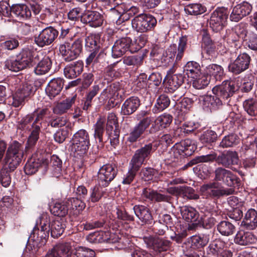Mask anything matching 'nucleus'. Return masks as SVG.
Wrapping results in <instances>:
<instances>
[{
  "label": "nucleus",
  "instance_id": "a878e982",
  "mask_svg": "<svg viewBox=\"0 0 257 257\" xmlns=\"http://www.w3.org/2000/svg\"><path fill=\"white\" fill-rule=\"evenodd\" d=\"M45 222L51 236L54 238L60 237L66 227V220L64 218L50 220L49 218L46 217Z\"/></svg>",
  "mask_w": 257,
  "mask_h": 257
},
{
  "label": "nucleus",
  "instance_id": "7c9ffc66",
  "mask_svg": "<svg viewBox=\"0 0 257 257\" xmlns=\"http://www.w3.org/2000/svg\"><path fill=\"white\" fill-rule=\"evenodd\" d=\"M199 101L200 105L205 111H215L222 105L221 100L215 99L210 95L200 96L199 97Z\"/></svg>",
  "mask_w": 257,
  "mask_h": 257
},
{
  "label": "nucleus",
  "instance_id": "a19ab883",
  "mask_svg": "<svg viewBox=\"0 0 257 257\" xmlns=\"http://www.w3.org/2000/svg\"><path fill=\"white\" fill-rule=\"evenodd\" d=\"M102 186L98 185H95L91 187L89 190V194L87 203L90 204L91 203H95L98 202L102 197L105 194V191L102 188Z\"/></svg>",
  "mask_w": 257,
  "mask_h": 257
},
{
  "label": "nucleus",
  "instance_id": "58836bf2",
  "mask_svg": "<svg viewBox=\"0 0 257 257\" xmlns=\"http://www.w3.org/2000/svg\"><path fill=\"white\" fill-rule=\"evenodd\" d=\"M224 243L220 239L211 241L206 248V254L209 257H217L224 250Z\"/></svg>",
  "mask_w": 257,
  "mask_h": 257
},
{
  "label": "nucleus",
  "instance_id": "3c124183",
  "mask_svg": "<svg viewBox=\"0 0 257 257\" xmlns=\"http://www.w3.org/2000/svg\"><path fill=\"white\" fill-rule=\"evenodd\" d=\"M52 62L48 56L43 57L38 63L34 71L37 75H43L47 73L51 68Z\"/></svg>",
  "mask_w": 257,
  "mask_h": 257
},
{
  "label": "nucleus",
  "instance_id": "aec40b11",
  "mask_svg": "<svg viewBox=\"0 0 257 257\" xmlns=\"http://www.w3.org/2000/svg\"><path fill=\"white\" fill-rule=\"evenodd\" d=\"M231 37H234L232 40L234 42L238 41V38H241L246 41V45L252 50H257V35L253 32L247 33L244 28H241L239 26L236 27V32L230 34Z\"/></svg>",
  "mask_w": 257,
  "mask_h": 257
},
{
  "label": "nucleus",
  "instance_id": "c85d7f7f",
  "mask_svg": "<svg viewBox=\"0 0 257 257\" xmlns=\"http://www.w3.org/2000/svg\"><path fill=\"white\" fill-rule=\"evenodd\" d=\"M136 216L146 225H151L154 222V218L150 209L146 206L138 204L133 207Z\"/></svg>",
  "mask_w": 257,
  "mask_h": 257
},
{
  "label": "nucleus",
  "instance_id": "0eeeda50",
  "mask_svg": "<svg viewBox=\"0 0 257 257\" xmlns=\"http://www.w3.org/2000/svg\"><path fill=\"white\" fill-rule=\"evenodd\" d=\"M153 121L154 119L149 117L141 119L126 134V143L129 145H131L144 139L147 129Z\"/></svg>",
  "mask_w": 257,
  "mask_h": 257
},
{
  "label": "nucleus",
  "instance_id": "a211bd4d",
  "mask_svg": "<svg viewBox=\"0 0 257 257\" xmlns=\"http://www.w3.org/2000/svg\"><path fill=\"white\" fill-rule=\"evenodd\" d=\"M37 114V117L32 125V130L26 144L25 152L26 153H32L34 150L36 144L39 139L41 123H39V121L40 119H42L44 113Z\"/></svg>",
  "mask_w": 257,
  "mask_h": 257
},
{
  "label": "nucleus",
  "instance_id": "ea45409f",
  "mask_svg": "<svg viewBox=\"0 0 257 257\" xmlns=\"http://www.w3.org/2000/svg\"><path fill=\"white\" fill-rule=\"evenodd\" d=\"M209 236L205 234H198L190 237L191 247L194 249L200 250L203 248L209 242Z\"/></svg>",
  "mask_w": 257,
  "mask_h": 257
},
{
  "label": "nucleus",
  "instance_id": "f257e3e1",
  "mask_svg": "<svg viewBox=\"0 0 257 257\" xmlns=\"http://www.w3.org/2000/svg\"><path fill=\"white\" fill-rule=\"evenodd\" d=\"M49 235L45 218L40 217L31 233L29 238L28 243L26 248V254L29 257H36L39 249L46 244Z\"/></svg>",
  "mask_w": 257,
  "mask_h": 257
},
{
  "label": "nucleus",
  "instance_id": "2f4dec72",
  "mask_svg": "<svg viewBox=\"0 0 257 257\" xmlns=\"http://www.w3.org/2000/svg\"><path fill=\"white\" fill-rule=\"evenodd\" d=\"M105 120L104 117L100 116L94 126V137L96 143H99L98 147L102 148L104 143L107 141L106 137L104 136Z\"/></svg>",
  "mask_w": 257,
  "mask_h": 257
},
{
  "label": "nucleus",
  "instance_id": "f03ea898",
  "mask_svg": "<svg viewBox=\"0 0 257 257\" xmlns=\"http://www.w3.org/2000/svg\"><path fill=\"white\" fill-rule=\"evenodd\" d=\"M211 216L207 218L203 222V227L205 229H210L216 224L217 231L222 236H229L236 231V226L230 221L226 216L224 217L221 211L215 206L209 209Z\"/></svg>",
  "mask_w": 257,
  "mask_h": 257
},
{
  "label": "nucleus",
  "instance_id": "09e8293b",
  "mask_svg": "<svg viewBox=\"0 0 257 257\" xmlns=\"http://www.w3.org/2000/svg\"><path fill=\"white\" fill-rule=\"evenodd\" d=\"M69 206L67 200L62 202H56L54 206L50 208V211L55 216L60 217H65L67 214Z\"/></svg>",
  "mask_w": 257,
  "mask_h": 257
},
{
  "label": "nucleus",
  "instance_id": "cd10ccee",
  "mask_svg": "<svg viewBox=\"0 0 257 257\" xmlns=\"http://www.w3.org/2000/svg\"><path fill=\"white\" fill-rule=\"evenodd\" d=\"M174 142V137H172L170 134H165L161 137L158 141H153L145 144L144 146L141 147L140 149H147L148 153H150L147 160H149L152 155L156 151L160 145L168 147Z\"/></svg>",
  "mask_w": 257,
  "mask_h": 257
},
{
  "label": "nucleus",
  "instance_id": "39448f33",
  "mask_svg": "<svg viewBox=\"0 0 257 257\" xmlns=\"http://www.w3.org/2000/svg\"><path fill=\"white\" fill-rule=\"evenodd\" d=\"M202 196L206 199H218L224 196L231 195L234 192L232 188H225L216 182L203 185L200 188Z\"/></svg>",
  "mask_w": 257,
  "mask_h": 257
},
{
  "label": "nucleus",
  "instance_id": "bf43d9fd",
  "mask_svg": "<svg viewBox=\"0 0 257 257\" xmlns=\"http://www.w3.org/2000/svg\"><path fill=\"white\" fill-rule=\"evenodd\" d=\"M239 142V137L234 134H231L223 137L219 146L223 148L233 147Z\"/></svg>",
  "mask_w": 257,
  "mask_h": 257
},
{
  "label": "nucleus",
  "instance_id": "f704fd0d",
  "mask_svg": "<svg viewBox=\"0 0 257 257\" xmlns=\"http://www.w3.org/2000/svg\"><path fill=\"white\" fill-rule=\"evenodd\" d=\"M241 225L247 230L257 227V212L253 208L249 209L245 214Z\"/></svg>",
  "mask_w": 257,
  "mask_h": 257
},
{
  "label": "nucleus",
  "instance_id": "37998d69",
  "mask_svg": "<svg viewBox=\"0 0 257 257\" xmlns=\"http://www.w3.org/2000/svg\"><path fill=\"white\" fill-rule=\"evenodd\" d=\"M184 73L188 77L196 78L201 75L200 65L195 61L188 62L184 67Z\"/></svg>",
  "mask_w": 257,
  "mask_h": 257
},
{
  "label": "nucleus",
  "instance_id": "e2e57ef3",
  "mask_svg": "<svg viewBox=\"0 0 257 257\" xmlns=\"http://www.w3.org/2000/svg\"><path fill=\"white\" fill-rule=\"evenodd\" d=\"M148 35L143 33L132 42V53H135L144 47L148 42Z\"/></svg>",
  "mask_w": 257,
  "mask_h": 257
},
{
  "label": "nucleus",
  "instance_id": "de8ad7c7",
  "mask_svg": "<svg viewBox=\"0 0 257 257\" xmlns=\"http://www.w3.org/2000/svg\"><path fill=\"white\" fill-rule=\"evenodd\" d=\"M140 105V100L138 97L132 96L123 103L121 109L126 112H135Z\"/></svg>",
  "mask_w": 257,
  "mask_h": 257
},
{
  "label": "nucleus",
  "instance_id": "412c9836",
  "mask_svg": "<svg viewBox=\"0 0 257 257\" xmlns=\"http://www.w3.org/2000/svg\"><path fill=\"white\" fill-rule=\"evenodd\" d=\"M228 18L227 9L224 7L217 8L212 14L210 25L213 30L218 32L222 30Z\"/></svg>",
  "mask_w": 257,
  "mask_h": 257
},
{
  "label": "nucleus",
  "instance_id": "c9c22d12",
  "mask_svg": "<svg viewBox=\"0 0 257 257\" xmlns=\"http://www.w3.org/2000/svg\"><path fill=\"white\" fill-rule=\"evenodd\" d=\"M234 241L237 244L247 245L254 243L256 241V237L250 232L240 230L236 234Z\"/></svg>",
  "mask_w": 257,
  "mask_h": 257
},
{
  "label": "nucleus",
  "instance_id": "13d9d810",
  "mask_svg": "<svg viewBox=\"0 0 257 257\" xmlns=\"http://www.w3.org/2000/svg\"><path fill=\"white\" fill-rule=\"evenodd\" d=\"M144 54L125 56L122 58L123 63L127 66L139 67L143 64Z\"/></svg>",
  "mask_w": 257,
  "mask_h": 257
},
{
  "label": "nucleus",
  "instance_id": "20e7f679",
  "mask_svg": "<svg viewBox=\"0 0 257 257\" xmlns=\"http://www.w3.org/2000/svg\"><path fill=\"white\" fill-rule=\"evenodd\" d=\"M24 157V151L21 143L13 142L8 147L4 159L5 166L10 171H15L20 165Z\"/></svg>",
  "mask_w": 257,
  "mask_h": 257
},
{
  "label": "nucleus",
  "instance_id": "79ce46f5",
  "mask_svg": "<svg viewBox=\"0 0 257 257\" xmlns=\"http://www.w3.org/2000/svg\"><path fill=\"white\" fill-rule=\"evenodd\" d=\"M52 249L59 257H72L74 252L69 242L59 243Z\"/></svg>",
  "mask_w": 257,
  "mask_h": 257
},
{
  "label": "nucleus",
  "instance_id": "1a4fd4ad",
  "mask_svg": "<svg viewBox=\"0 0 257 257\" xmlns=\"http://www.w3.org/2000/svg\"><path fill=\"white\" fill-rule=\"evenodd\" d=\"M214 180L216 182H221L228 187L235 188L240 184V179L232 172L222 167L215 169Z\"/></svg>",
  "mask_w": 257,
  "mask_h": 257
},
{
  "label": "nucleus",
  "instance_id": "9d476101",
  "mask_svg": "<svg viewBox=\"0 0 257 257\" xmlns=\"http://www.w3.org/2000/svg\"><path fill=\"white\" fill-rule=\"evenodd\" d=\"M144 242L150 249H153L157 253H161L171 249L172 242L167 237H162L157 236H144L143 238Z\"/></svg>",
  "mask_w": 257,
  "mask_h": 257
},
{
  "label": "nucleus",
  "instance_id": "ddd939ff",
  "mask_svg": "<svg viewBox=\"0 0 257 257\" xmlns=\"http://www.w3.org/2000/svg\"><path fill=\"white\" fill-rule=\"evenodd\" d=\"M49 162V160L45 158L43 155L34 153L27 161L24 167V172L27 175H34L43 166H47Z\"/></svg>",
  "mask_w": 257,
  "mask_h": 257
},
{
  "label": "nucleus",
  "instance_id": "338daca9",
  "mask_svg": "<svg viewBox=\"0 0 257 257\" xmlns=\"http://www.w3.org/2000/svg\"><path fill=\"white\" fill-rule=\"evenodd\" d=\"M153 225L150 227L151 231L157 236H163L166 234V232L168 230L167 226L162 224L159 220L155 221L153 222Z\"/></svg>",
  "mask_w": 257,
  "mask_h": 257
},
{
  "label": "nucleus",
  "instance_id": "4c0bfd02",
  "mask_svg": "<svg viewBox=\"0 0 257 257\" xmlns=\"http://www.w3.org/2000/svg\"><path fill=\"white\" fill-rule=\"evenodd\" d=\"M11 12L19 20H27L31 17L30 8L25 4H15L11 7Z\"/></svg>",
  "mask_w": 257,
  "mask_h": 257
},
{
  "label": "nucleus",
  "instance_id": "8fccbe9b",
  "mask_svg": "<svg viewBox=\"0 0 257 257\" xmlns=\"http://www.w3.org/2000/svg\"><path fill=\"white\" fill-rule=\"evenodd\" d=\"M76 95L69 97L62 101L58 102L52 109L54 112H65L69 110L76 99Z\"/></svg>",
  "mask_w": 257,
  "mask_h": 257
},
{
  "label": "nucleus",
  "instance_id": "c756f323",
  "mask_svg": "<svg viewBox=\"0 0 257 257\" xmlns=\"http://www.w3.org/2000/svg\"><path fill=\"white\" fill-rule=\"evenodd\" d=\"M33 86L28 82L20 86L13 96V105L19 107L32 93Z\"/></svg>",
  "mask_w": 257,
  "mask_h": 257
},
{
  "label": "nucleus",
  "instance_id": "6ab92c4d",
  "mask_svg": "<svg viewBox=\"0 0 257 257\" xmlns=\"http://www.w3.org/2000/svg\"><path fill=\"white\" fill-rule=\"evenodd\" d=\"M99 1L111 6L110 12L116 14V18L114 20H115L116 24L120 25L122 22L128 19V17H126L127 6L124 3H121L120 0Z\"/></svg>",
  "mask_w": 257,
  "mask_h": 257
},
{
  "label": "nucleus",
  "instance_id": "423d86ee",
  "mask_svg": "<svg viewBox=\"0 0 257 257\" xmlns=\"http://www.w3.org/2000/svg\"><path fill=\"white\" fill-rule=\"evenodd\" d=\"M82 48L83 40L80 38L76 39L72 44L65 41L59 46V54L63 60L69 62L79 57Z\"/></svg>",
  "mask_w": 257,
  "mask_h": 257
},
{
  "label": "nucleus",
  "instance_id": "603ef678",
  "mask_svg": "<svg viewBox=\"0 0 257 257\" xmlns=\"http://www.w3.org/2000/svg\"><path fill=\"white\" fill-rule=\"evenodd\" d=\"M67 203L68 206H71L70 208L75 211L76 214H78L82 211L87 203L85 201L78 197L69 198L67 199Z\"/></svg>",
  "mask_w": 257,
  "mask_h": 257
},
{
  "label": "nucleus",
  "instance_id": "a18cd8bd",
  "mask_svg": "<svg viewBox=\"0 0 257 257\" xmlns=\"http://www.w3.org/2000/svg\"><path fill=\"white\" fill-rule=\"evenodd\" d=\"M50 165L54 177L59 178L63 175V172L65 171L62 168V161L57 155H53L51 157Z\"/></svg>",
  "mask_w": 257,
  "mask_h": 257
},
{
  "label": "nucleus",
  "instance_id": "473e14b6",
  "mask_svg": "<svg viewBox=\"0 0 257 257\" xmlns=\"http://www.w3.org/2000/svg\"><path fill=\"white\" fill-rule=\"evenodd\" d=\"M81 21L88 24L92 27H98L102 25L103 22V16L96 11H88L81 16Z\"/></svg>",
  "mask_w": 257,
  "mask_h": 257
},
{
  "label": "nucleus",
  "instance_id": "9b49d317",
  "mask_svg": "<svg viewBox=\"0 0 257 257\" xmlns=\"http://www.w3.org/2000/svg\"><path fill=\"white\" fill-rule=\"evenodd\" d=\"M197 149V146L193 140L185 139L176 143L172 147L170 154L174 158L188 157L192 155Z\"/></svg>",
  "mask_w": 257,
  "mask_h": 257
},
{
  "label": "nucleus",
  "instance_id": "dca6fc26",
  "mask_svg": "<svg viewBox=\"0 0 257 257\" xmlns=\"http://www.w3.org/2000/svg\"><path fill=\"white\" fill-rule=\"evenodd\" d=\"M181 214L183 219L188 223H191L189 225L188 229L193 230L198 226H203L202 218L200 217L199 213L193 207L184 206L181 209Z\"/></svg>",
  "mask_w": 257,
  "mask_h": 257
},
{
  "label": "nucleus",
  "instance_id": "4d7b16f0",
  "mask_svg": "<svg viewBox=\"0 0 257 257\" xmlns=\"http://www.w3.org/2000/svg\"><path fill=\"white\" fill-rule=\"evenodd\" d=\"M90 146V143H84L78 144H71L70 150L74 156L83 157L86 155Z\"/></svg>",
  "mask_w": 257,
  "mask_h": 257
},
{
  "label": "nucleus",
  "instance_id": "e433bc0d",
  "mask_svg": "<svg viewBox=\"0 0 257 257\" xmlns=\"http://www.w3.org/2000/svg\"><path fill=\"white\" fill-rule=\"evenodd\" d=\"M64 80L61 78H54L48 83L46 91L50 98H54L61 91Z\"/></svg>",
  "mask_w": 257,
  "mask_h": 257
},
{
  "label": "nucleus",
  "instance_id": "49530a36",
  "mask_svg": "<svg viewBox=\"0 0 257 257\" xmlns=\"http://www.w3.org/2000/svg\"><path fill=\"white\" fill-rule=\"evenodd\" d=\"M206 72L217 81H220L224 76L223 68L219 65L211 64L206 67Z\"/></svg>",
  "mask_w": 257,
  "mask_h": 257
},
{
  "label": "nucleus",
  "instance_id": "4468645a",
  "mask_svg": "<svg viewBox=\"0 0 257 257\" xmlns=\"http://www.w3.org/2000/svg\"><path fill=\"white\" fill-rule=\"evenodd\" d=\"M236 88L233 82L229 80H224L221 84L217 85L212 89L215 99L225 101L228 100L234 94Z\"/></svg>",
  "mask_w": 257,
  "mask_h": 257
},
{
  "label": "nucleus",
  "instance_id": "6e6d98bb",
  "mask_svg": "<svg viewBox=\"0 0 257 257\" xmlns=\"http://www.w3.org/2000/svg\"><path fill=\"white\" fill-rule=\"evenodd\" d=\"M71 142V144L90 143L89 135L86 130L81 129L73 135Z\"/></svg>",
  "mask_w": 257,
  "mask_h": 257
},
{
  "label": "nucleus",
  "instance_id": "4be33fe9",
  "mask_svg": "<svg viewBox=\"0 0 257 257\" xmlns=\"http://www.w3.org/2000/svg\"><path fill=\"white\" fill-rule=\"evenodd\" d=\"M251 58L246 53L239 54L235 60L228 66L229 71L234 74H239L249 68Z\"/></svg>",
  "mask_w": 257,
  "mask_h": 257
},
{
  "label": "nucleus",
  "instance_id": "0e129e2a",
  "mask_svg": "<svg viewBox=\"0 0 257 257\" xmlns=\"http://www.w3.org/2000/svg\"><path fill=\"white\" fill-rule=\"evenodd\" d=\"M185 11L191 15H199L205 12L206 8L201 4H191L185 7Z\"/></svg>",
  "mask_w": 257,
  "mask_h": 257
},
{
  "label": "nucleus",
  "instance_id": "f3484780",
  "mask_svg": "<svg viewBox=\"0 0 257 257\" xmlns=\"http://www.w3.org/2000/svg\"><path fill=\"white\" fill-rule=\"evenodd\" d=\"M142 198L146 202L150 203L166 202L171 203L172 197L167 194H162L152 188L145 187L141 194Z\"/></svg>",
  "mask_w": 257,
  "mask_h": 257
},
{
  "label": "nucleus",
  "instance_id": "864d4df0",
  "mask_svg": "<svg viewBox=\"0 0 257 257\" xmlns=\"http://www.w3.org/2000/svg\"><path fill=\"white\" fill-rule=\"evenodd\" d=\"M176 192L184 198L187 199L197 200L199 196L196 193L195 190L189 186L180 187L177 188Z\"/></svg>",
  "mask_w": 257,
  "mask_h": 257
},
{
  "label": "nucleus",
  "instance_id": "680f3d73",
  "mask_svg": "<svg viewBox=\"0 0 257 257\" xmlns=\"http://www.w3.org/2000/svg\"><path fill=\"white\" fill-rule=\"evenodd\" d=\"M172 120L173 117L169 114L164 113L161 115L155 121V125L157 126V128L155 130H161L168 127Z\"/></svg>",
  "mask_w": 257,
  "mask_h": 257
},
{
  "label": "nucleus",
  "instance_id": "b1692460",
  "mask_svg": "<svg viewBox=\"0 0 257 257\" xmlns=\"http://www.w3.org/2000/svg\"><path fill=\"white\" fill-rule=\"evenodd\" d=\"M132 40L131 38L122 37L117 40L112 47V56L117 58L121 57L127 51L132 53Z\"/></svg>",
  "mask_w": 257,
  "mask_h": 257
},
{
  "label": "nucleus",
  "instance_id": "72a5a7b5",
  "mask_svg": "<svg viewBox=\"0 0 257 257\" xmlns=\"http://www.w3.org/2000/svg\"><path fill=\"white\" fill-rule=\"evenodd\" d=\"M83 63L78 60L67 65L64 68V75L69 79L77 77L83 71Z\"/></svg>",
  "mask_w": 257,
  "mask_h": 257
},
{
  "label": "nucleus",
  "instance_id": "69168bd1",
  "mask_svg": "<svg viewBox=\"0 0 257 257\" xmlns=\"http://www.w3.org/2000/svg\"><path fill=\"white\" fill-rule=\"evenodd\" d=\"M14 171H10L9 168L6 167H3L0 170V182L2 185L5 187H8L11 183V177L10 172Z\"/></svg>",
  "mask_w": 257,
  "mask_h": 257
},
{
  "label": "nucleus",
  "instance_id": "7ed1b4c3",
  "mask_svg": "<svg viewBox=\"0 0 257 257\" xmlns=\"http://www.w3.org/2000/svg\"><path fill=\"white\" fill-rule=\"evenodd\" d=\"M149 154L146 149H138L136 151L130 161L128 172L122 181L123 184L129 185L134 181L142 165L148 160Z\"/></svg>",
  "mask_w": 257,
  "mask_h": 257
},
{
  "label": "nucleus",
  "instance_id": "2eb2a0df",
  "mask_svg": "<svg viewBox=\"0 0 257 257\" xmlns=\"http://www.w3.org/2000/svg\"><path fill=\"white\" fill-rule=\"evenodd\" d=\"M59 32L54 28L49 26L42 30L34 37L35 44L40 47L47 46L53 43L58 36Z\"/></svg>",
  "mask_w": 257,
  "mask_h": 257
},
{
  "label": "nucleus",
  "instance_id": "6e6552de",
  "mask_svg": "<svg viewBox=\"0 0 257 257\" xmlns=\"http://www.w3.org/2000/svg\"><path fill=\"white\" fill-rule=\"evenodd\" d=\"M156 18L151 15L142 14L132 20L133 29L137 32L145 33L153 30L157 25Z\"/></svg>",
  "mask_w": 257,
  "mask_h": 257
},
{
  "label": "nucleus",
  "instance_id": "f8f14e48",
  "mask_svg": "<svg viewBox=\"0 0 257 257\" xmlns=\"http://www.w3.org/2000/svg\"><path fill=\"white\" fill-rule=\"evenodd\" d=\"M117 166L113 164H106L101 166L97 173L98 184L103 187H107L117 174Z\"/></svg>",
  "mask_w": 257,
  "mask_h": 257
},
{
  "label": "nucleus",
  "instance_id": "393cba45",
  "mask_svg": "<svg viewBox=\"0 0 257 257\" xmlns=\"http://www.w3.org/2000/svg\"><path fill=\"white\" fill-rule=\"evenodd\" d=\"M239 158L235 151H224L218 156L217 163L224 168L233 170V166L238 165Z\"/></svg>",
  "mask_w": 257,
  "mask_h": 257
},
{
  "label": "nucleus",
  "instance_id": "5fc2aeb1",
  "mask_svg": "<svg viewBox=\"0 0 257 257\" xmlns=\"http://www.w3.org/2000/svg\"><path fill=\"white\" fill-rule=\"evenodd\" d=\"M99 38L96 34H90L85 38V47L88 51H98L100 48Z\"/></svg>",
  "mask_w": 257,
  "mask_h": 257
},
{
  "label": "nucleus",
  "instance_id": "774afa93",
  "mask_svg": "<svg viewBox=\"0 0 257 257\" xmlns=\"http://www.w3.org/2000/svg\"><path fill=\"white\" fill-rule=\"evenodd\" d=\"M95 251L89 248L79 246L74 250L72 257H94Z\"/></svg>",
  "mask_w": 257,
  "mask_h": 257
},
{
  "label": "nucleus",
  "instance_id": "c03bdc74",
  "mask_svg": "<svg viewBox=\"0 0 257 257\" xmlns=\"http://www.w3.org/2000/svg\"><path fill=\"white\" fill-rule=\"evenodd\" d=\"M120 89L117 84H113L104 89L100 95V98L103 100L115 99L119 94Z\"/></svg>",
  "mask_w": 257,
  "mask_h": 257
},
{
  "label": "nucleus",
  "instance_id": "052dcab7",
  "mask_svg": "<svg viewBox=\"0 0 257 257\" xmlns=\"http://www.w3.org/2000/svg\"><path fill=\"white\" fill-rule=\"evenodd\" d=\"M183 83V78L180 75L174 74L167 77V83L169 89L174 91Z\"/></svg>",
  "mask_w": 257,
  "mask_h": 257
},
{
  "label": "nucleus",
  "instance_id": "bb28decb",
  "mask_svg": "<svg viewBox=\"0 0 257 257\" xmlns=\"http://www.w3.org/2000/svg\"><path fill=\"white\" fill-rule=\"evenodd\" d=\"M252 9V5L247 2L243 1L233 8L230 15L231 21L238 22L243 18L248 16Z\"/></svg>",
  "mask_w": 257,
  "mask_h": 257
},
{
  "label": "nucleus",
  "instance_id": "5701e85b",
  "mask_svg": "<svg viewBox=\"0 0 257 257\" xmlns=\"http://www.w3.org/2000/svg\"><path fill=\"white\" fill-rule=\"evenodd\" d=\"M17 57L24 69L32 66L40 59L38 54L29 47L23 48Z\"/></svg>",
  "mask_w": 257,
  "mask_h": 257
}]
</instances>
